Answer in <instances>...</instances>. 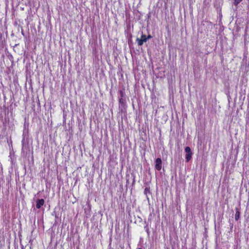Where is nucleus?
Returning <instances> with one entry per match:
<instances>
[{
  "label": "nucleus",
  "mask_w": 249,
  "mask_h": 249,
  "mask_svg": "<svg viewBox=\"0 0 249 249\" xmlns=\"http://www.w3.org/2000/svg\"><path fill=\"white\" fill-rule=\"evenodd\" d=\"M240 206H239L235 208V220L238 221L240 219Z\"/></svg>",
  "instance_id": "obj_5"
},
{
  "label": "nucleus",
  "mask_w": 249,
  "mask_h": 249,
  "mask_svg": "<svg viewBox=\"0 0 249 249\" xmlns=\"http://www.w3.org/2000/svg\"><path fill=\"white\" fill-rule=\"evenodd\" d=\"M148 39L151 38L152 37V36L151 35H148L147 37H146Z\"/></svg>",
  "instance_id": "obj_12"
},
{
  "label": "nucleus",
  "mask_w": 249,
  "mask_h": 249,
  "mask_svg": "<svg viewBox=\"0 0 249 249\" xmlns=\"http://www.w3.org/2000/svg\"><path fill=\"white\" fill-rule=\"evenodd\" d=\"M125 94L124 92L122 90H120L119 91V98L120 99H125Z\"/></svg>",
  "instance_id": "obj_8"
},
{
  "label": "nucleus",
  "mask_w": 249,
  "mask_h": 249,
  "mask_svg": "<svg viewBox=\"0 0 249 249\" xmlns=\"http://www.w3.org/2000/svg\"><path fill=\"white\" fill-rule=\"evenodd\" d=\"M142 249V248H138V249Z\"/></svg>",
  "instance_id": "obj_13"
},
{
  "label": "nucleus",
  "mask_w": 249,
  "mask_h": 249,
  "mask_svg": "<svg viewBox=\"0 0 249 249\" xmlns=\"http://www.w3.org/2000/svg\"><path fill=\"white\" fill-rule=\"evenodd\" d=\"M186 152L185 159L187 162H188L192 158V152L190 147L187 146L185 148Z\"/></svg>",
  "instance_id": "obj_2"
},
{
  "label": "nucleus",
  "mask_w": 249,
  "mask_h": 249,
  "mask_svg": "<svg viewBox=\"0 0 249 249\" xmlns=\"http://www.w3.org/2000/svg\"><path fill=\"white\" fill-rule=\"evenodd\" d=\"M147 40V38L146 36L144 35H142L141 36V38H137V41L138 42V44L139 46H142L144 42H146Z\"/></svg>",
  "instance_id": "obj_4"
},
{
  "label": "nucleus",
  "mask_w": 249,
  "mask_h": 249,
  "mask_svg": "<svg viewBox=\"0 0 249 249\" xmlns=\"http://www.w3.org/2000/svg\"><path fill=\"white\" fill-rule=\"evenodd\" d=\"M144 194L146 196L148 200L149 198L148 197L147 195L148 194H150V195L152 194V193L150 191V187H147L145 188L144 191Z\"/></svg>",
  "instance_id": "obj_7"
},
{
  "label": "nucleus",
  "mask_w": 249,
  "mask_h": 249,
  "mask_svg": "<svg viewBox=\"0 0 249 249\" xmlns=\"http://www.w3.org/2000/svg\"><path fill=\"white\" fill-rule=\"evenodd\" d=\"M144 229H145V231H146L147 233L148 234V235H149V234H150V231H149V229L148 226L147 225H146L144 227Z\"/></svg>",
  "instance_id": "obj_10"
},
{
  "label": "nucleus",
  "mask_w": 249,
  "mask_h": 249,
  "mask_svg": "<svg viewBox=\"0 0 249 249\" xmlns=\"http://www.w3.org/2000/svg\"><path fill=\"white\" fill-rule=\"evenodd\" d=\"M242 0H234L233 4L235 6H237L238 4Z\"/></svg>",
  "instance_id": "obj_9"
},
{
  "label": "nucleus",
  "mask_w": 249,
  "mask_h": 249,
  "mask_svg": "<svg viewBox=\"0 0 249 249\" xmlns=\"http://www.w3.org/2000/svg\"><path fill=\"white\" fill-rule=\"evenodd\" d=\"M24 142H25V137H23L22 140V148H23L24 145Z\"/></svg>",
  "instance_id": "obj_11"
},
{
  "label": "nucleus",
  "mask_w": 249,
  "mask_h": 249,
  "mask_svg": "<svg viewBox=\"0 0 249 249\" xmlns=\"http://www.w3.org/2000/svg\"><path fill=\"white\" fill-rule=\"evenodd\" d=\"M155 169L158 171H160L162 167V161L160 158H158L155 160Z\"/></svg>",
  "instance_id": "obj_3"
},
{
  "label": "nucleus",
  "mask_w": 249,
  "mask_h": 249,
  "mask_svg": "<svg viewBox=\"0 0 249 249\" xmlns=\"http://www.w3.org/2000/svg\"><path fill=\"white\" fill-rule=\"evenodd\" d=\"M44 200L43 199H38L36 201V207L40 209L44 204Z\"/></svg>",
  "instance_id": "obj_6"
},
{
  "label": "nucleus",
  "mask_w": 249,
  "mask_h": 249,
  "mask_svg": "<svg viewBox=\"0 0 249 249\" xmlns=\"http://www.w3.org/2000/svg\"><path fill=\"white\" fill-rule=\"evenodd\" d=\"M126 107L127 106L125 99H120L119 109L122 113L126 112Z\"/></svg>",
  "instance_id": "obj_1"
}]
</instances>
